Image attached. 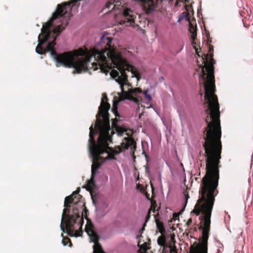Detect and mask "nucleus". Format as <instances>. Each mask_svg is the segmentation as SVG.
<instances>
[{
	"label": "nucleus",
	"instance_id": "nucleus-1",
	"mask_svg": "<svg viewBox=\"0 0 253 253\" xmlns=\"http://www.w3.org/2000/svg\"><path fill=\"white\" fill-rule=\"evenodd\" d=\"M208 104L206 112L210 116L206 119L208 124L205 128V150L206 174L200 185L199 199L192 212L196 215L201 213L200 230H202V239L199 243L195 242L189 249V253H208V241L211 229V218L215 197L219 192L217 189L219 179V163L221 158V130L220 124L219 105L215 94H205Z\"/></svg>",
	"mask_w": 253,
	"mask_h": 253
},
{
	"label": "nucleus",
	"instance_id": "nucleus-2",
	"mask_svg": "<svg viewBox=\"0 0 253 253\" xmlns=\"http://www.w3.org/2000/svg\"><path fill=\"white\" fill-rule=\"evenodd\" d=\"M108 101L107 95L105 93L103 94L99 111L96 115L95 129H94L93 125L89 128V148L93 159L91 166L93 176V175H96L98 169L106 160L114 159L115 154L129 148L131 150V153L133 154L136 147V143L131 137L133 133L132 129L124 126H115V122H118L116 118L114 120L113 126L115 127L118 135L122 136L125 134L127 137H125L121 145L114 149L109 146L112 142V138L109 133L111 128L108 110L110 108V105Z\"/></svg>",
	"mask_w": 253,
	"mask_h": 253
},
{
	"label": "nucleus",
	"instance_id": "nucleus-3",
	"mask_svg": "<svg viewBox=\"0 0 253 253\" xmlns=\"http://www.w3.org/2000/svg\"><path fill=\"white\" fill-rule=\"evenodd\" d=\"M80 189L65 198L60 227L62 231L67 232L70 236H73V232L77 227L81 226L83 218L80 213L84 206L85 203L82 200L83 197L79 194Z\"/></svg>",
	"mask_w": 253,
	"mask_h": 253
},
{
	"label": "nucleus",
	"instance_id": "nucleus-4",
	"mask_svg": "<svg viewBox=\"0 0 253 253\" xmlns=\"http://www.w3.org/2000/svg\"><path fill=\"white\" fill-rule=\"evenodd\" d=\"M136 16L133 11L130 9H126L123 13V18L120 21L121 24H126V26L132 25L134 23Z\"/></svg>",
	"mask_w": 253,
	"mask_h": 253
},
{
	"label": "nucleus",
	"instance_id": "nucleus-5",
	"mask_svg": "<svg viewBox=\"0 0 253 253\" xmlns=\"http://www.w3.org/2000/svg\"><path fill=\"white\" fill-rule=\"evenodd\" d=\"M87 212H88V210L86 209V208L84 206V208H83V210L81 211L80 213V216H81L83 218V220H84L83 216H84L85 217H87ZM83 223H84V222ZM83 224V223H82L81 226L77 227V228H81ZM76 228H77V227L75 229H76ZM81 232L82 233V231H78L77 230H74V232H73V236L75 235V236H76V237L79 236H80V233Z\"/></svg>",
	"mask_w": 253,
	"mask_h": 253
},
{
	"label": "nucleus",
	"instance_id": "nucleus-6",
	"mask_svg": "<svg viewBox=\"0 0 253 253\" xmlns=\"http://www.w3.org/2000/svg\"><path fill=\"white\" fill-rule=\"evenodd\" d=\"M189 32L191 34V38L193 40L192 44H195V40L197 37V28L196 26H194L190 22L189 23Z\"/></svg>",
	"mask_w": 253,
	"mask_h": 253
},
{
	"label": "nucleus",
	"instance_id": "nucleus-7",
	"mask_svg": "<svg viewBox=\"0 0 253 253\" xmlns=\"http://www.w3.org/2000/svg\"><path fill=\"white\" fill-rule=\"evenodd\" d=\"M141 91H142V90H141ZM142 93L144 94L145 98H147L148 100L150 101L152 99L151 95L148 93V90H144L143 92L142 91V92L139 93L138 94V95L139 96V97L140 98V100L138 103H136V104H139L140 101L142 100L141 97L140 96V94H141ZM135 103H136V102H135Z\"/></svg>",
	"mask_w": 253,
	"mask_h": 253
},
{
	"label": "nucleus",
	"instance_id": "nucleus-8",
	"mask_svg": "<svg viewBox=\"0 0 253 253\" xmlns=\"http://www.w3.org/2000/svg\"><path fill=\"white\" fill-rule=\"evenodd\" d=\"M95 175H93V176L91 174L90 179L87 182V186L90 189H92L95 186V183L94 180Z\"/></svg>",
	"mask_w": 253,
	"mask_h": 253
},
{
	"label": "nucleus",
	"instance_id": "nucleus-9",
	"mask_svg": "<svg viewBox=\"0 0 253 253\" xmlns=\"http://www.w3.org/2000/svg\"><path fill=\"white\" fill-rule=\"evenodd\" d=\"M62 243L64 246H66L69 244V247H72V244L71 241V240L68 237H63Z\"/></svg>",
	"mask_w": 253,
	"mask_h": 253
},
{
	"label": "nucleus",
	"instance_id": "nucleus-10",
	"mask_svg": "<svg viewBox=\"0 0 253 253\" xmlns=\"http://www.w3.org/2000/svg\"><path fill=\"white\" fill-rule=\"evenodd\" d=\"M112 6H113L112 8V9H114L115 7V5L114 4V1L113 0L108 1L106 2V5H105L106 8H107L109 9L111 8Z\"/></svg>",
	"mask_w": 253,
	"mask_h": 253
},
{
	"label": "nucleus",
	"instance_id": "nucleus-11",
	"mask_svg": "<svg viewBox=\"0 0 253 253\" xmlns=\"http://www.w3.org/2000/svg\"><path fill=\"white\" fill-rule=\"evenodd\" d=\"M166 243V239L164 237L160 236L158 239V244L161 246H164Z\"/></svg>",
	"mask_w": 253,
	"mask_h": 253
},
{
	"label": "nucleus",
	"instance_id": "nucleus-12",
	"mask_svg": "<svg viewBox=\"0 0 253 253\" xmlns=\"http://www.w3.org/2000/svg\"><path fill=\"white\" fill-rule=\"evenodd\" d=\"M150 211H149L148 212V214L146 217V219H145V222L144 223V224H143V228H142V230H143L144 229V228H145V226L146 225V222L149 220L150 219Z\"/></svg>",
	"mask_w": 253,
	"mask_h": 253
},
{
	"label": "nucleus",
	"instance_id": "nucleus-13",
	"mask_svg": "<svg viewBox=\"0 0 253 253\" xmlns=\"http://www.w3.org/2000/svg\"><path fill=\"white\" fill-rule=\"evenodd\" d=\"M192 223V219L191 218H190L188 220V221L186 223V225L187 226H189L191 225Z\"/></svg>",
	"mask_w": 253,
	"mask_h": 253
},
{
	"label": "nucleus",
	"instance_id": "nucleus-14",
	"mask_svg": "<svg viewBox=\"0 0 253 253\" xmlns=\"http://www.w3.org/2000/svg\"><path fill=\"white\" fill-rule=\"evenodd\" d=\"M156 224L158 227L161 229V228H163V225L162 223H158V221H156Z\"/></svg>",
	"mask_w": 253,
	"mask_h": 253
},
{
	"label": "nucleus",
	"instance_id": "nucleus-15",
	"mask_svg": "<svg viewBox=\"0 0 253 253\" xmlns=\"http://www.w3.org/2000/svg\"><path fill=\"white\" fill-rule=\"evenodd\" d=\"M149 211H153L154 212H155V206L153 204H152L150 209Z\"/></svg>",
	"mask_w": 253,
	"mask_h": 253
},
{
	"label": "nucleus",
	"instance_id": "nucleus-16",
	"mask_svg": "<svg viewBox=\"0 0 253 253\" xmlns=\"http://www.w3.org/2000/svg\"><path fill=\"white\" fill-rule=\"evenodd\" d=\"M184 195H185V205H186L187 203V200H188V198H189V195L188 194V193H186V194L185 193Z\"/></svg>",
	"mask_w": 253,
	"mask_h": 253
},
{
	"label": "nucleus",
	"instance_id": "nucleus-17",
	"mask_svg": "<svg viewBox=\"0 0 253 253\" xmlns=\"http://www.w3.org/2000/svg\"><path fill=\"white\" fill-rule=\"evenodd\" d=\"M213 51V47L212 46H210V49H209V52H210L211 55V54Z\"/></svg>",
	"mask_w": 253,
	"mask_h": 253
},
{
	"label": "nucleus",
	"instance_id": "nucleus-18",
	"mask_svg": "<svg viewBox=\"0 0 253 253\" xmlns=\"http://www.w3.org/2000/svg\"><path fill=\"white\" fill-rule=\"evenodd\" d=\"M194 48H195V50H196V53H197V54L199 56H201V55L200 54L199 52L198 51V49L196 47V46H194Z\"/></svg>",
	"mask_w": 253,
	"mask_h": 253
},
{
	"label": "nucleus",
	"instance_id": "nucleus-19",
	"mask_svg": "<svg viewBox=\"0 0 253 253\" xmlns=\"http://www.w3.org/2000/svg\"><path fill=\"white\" fill-rule=\"evenodd\" d=\"M142 249L143 250L144 252H146V250H147V248L146 247H142L141 248H140V250Z\"/></svg>",
	"mask_w": 253,
	"mask_h": 253
},
{
	"label": "nucleus",
	"instance_id": "nucleus-20",
	"mask_svg": "<svg viewBox=\"0 0 253 253\" xmlns=\"http://www.w3.org/2000/svg\"><path fill=\"white\" fill-rule=\"evenodd\" d=\"M244 27H246V28H248V25H244Z\"/></svg>",
	"mask_w": 253,
	"mask_h": 253
},
{
	"label": "nucleus",
	"instance_id": "nucleus-21",
	"mask_svg": "<svg viewBox=\"0 0 253 253\" xmlns=\"http://www.w3.org/2000/svg\"><path fill=\"white\" fill-rule=\"evenodd\" d=\"M244 27H246V28H248V25H244Z\"/></svg>",
	"mask_w": 253,
	"mask_h": 253
},
{
	"label": "nucleus",
	"instance_id": "nucleus-22",
	"mask_svg": "<svg viewBox=\"0 0 253 253\" xmlns=\"http://www.w3.org/2000/svg\"><path fill=\"white\" fill-rule=\"evenodd\" d=\"M244 27H246V28H248V25H244Z\"/></svg>",
	"mask_w": 253,
	"mask_h": 253
},
{
	"label": "nucleus",
	"instance_id": "nucleus-23",
	"mask_svg": "<svg viewBox=\"0 0 253 253\" xmlns=\"http://www.w3.org/2000/svg\"><path fill=\"white\" fill-rule=\"evenodd\" d=\"M244 27H246V28H248V25H244Z\"/></svg>",
	"mask_w": 253,
	"mask_h": 253
},
{
	"label": "nucleus",
	"instance_id": "nucleus-24",
	"mask_svg": "<svg viewBox=\"0 0 253 253\" xmlns=\"http://www.w3.org/2000/svg\"><path fill=\"white\" fill-rule=\"evenodd\" d=\"M113 130H111V133H112V134H113V133H114V132H113Z\"/></svg>",
	"mask_w": 253,
	"mask_h": 253
},
{
	"label": "nucleus",
	"instance_id": "nucleus-25",
	"mask_svg": "<svg viewBox=\"0 0 253 253\" xmlns=\"http://www.w3.org/2000/svg\"><path fill=\"white\" fill-rule=\"evenodd\" d=\"M185 0L188 1V0Z\"/></svg>",
	"mask_w": 253,
	"mask_h": 253
}]
</instances>
